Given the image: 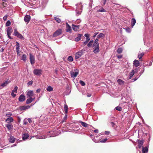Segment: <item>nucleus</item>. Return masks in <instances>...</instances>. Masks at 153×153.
<instances>
[{
	"label": "nucleus",
	"mask_w": 153,
	"mask_h": 153,
	"mask_svg": "<svg viewBox=\"0 0 153 153\" xmlns=\"http://www.w3.org/2000/svg\"><path fill=\"white\" fill-rule=\"evenodd\" d=\"M49 133L50 134V137H53L59 135L61 132L59 130H58L56 131H49Z\"/></svg>",
	"instance_id": "f257e3e1"
},
{
	"label": "nucleus",
	"mask_w": 153,
	"mask_h": 153,
	"mask_svg": "<svg viewBox=\"0 0 153 153\" xmlns=\"http://www.w3.org/2000/svg\"><path fill=\"white\" fill-rule=\"evenodd\" d=\"M14 35L21 39H24V38L22 35L17 31L16 29H15L14 30Z\"/></svg>",
	"instance_id": "f03ea898"
},
{
	"label": "nucleus",
	"mask_w": 153,
	"mask_h": 153,
	"mask_svg": "<svg viewBox=\"0 0 153 153\" xmlns=\"http://www.w3.org/2000/svg\"><path fill=\"white\" fill-rule=\"evenodd\" d=\"M42 70L41 69H35L33 71L34 75L37 76H40L42 74Z\"/></svg>",
	"instance_id": "7ed1b4c3"
},
{
	"label": "nucleus",
	"mask_w": 153,
	"mask_h": 153,
	"mask_svg": "<svg viewBox=\"0 0 153 153\" xmlns=\"http://www.w3.org/2000/svg\"><path fill=\"white\" fill-rule=\"evenodd\" d=\"M75 71H72L70 72L71 76L72 78H75L79 73V71L78 70H75Z\"/></svg>",
	"instance_id": "20e7f679"
},
{
	"label": "nucleus",
	"mask_w": 153,
	"mask_h": 153,
	"mask_svg": "<svg viewBox=\"0 0 153 153\" xmlns=\"http://www.w3.org/2000/svg\"><path fill=\"white\" fill-rule=\"evenodd\" d=\"M62 33V30L61 29H59L56 30L53 34V37H56L59 36Z\"/></svg>",
	"instance_id": "39448f33"
},
{
	"label": "nucleus",
	"mask_w": 153,
	"mask_h": 153,
	"mask_svg": "<svg viewBox=\"0 0 153 153\" xmlns=\"http://www.w3.org/2000/svg\"><path fill=\"white\" fill-rule=\"evenodd\" d=\"M83 51L81 50L80 51L76 53L75 54V58L77 59L80 58L82 55Z\"/></svg>",
	"instance_id": "423d86ee"
},
{
	"label": "nucleus",
	"mask_w": 153,
	"mask_h": 153,
	"mask_svg": "<svg viewBox=\"0 0 153 153\" xmlns=\"http://www.w3.org/2000/svg\"><path fill=\"white\" fill-rule=\"evenodd\" d=\"M12 28L11 27H8L7 30V36L10 39H12V38L10 36V35H11L12 32Z\"/></svg>",
	"instance_id": "0eeeda50"
},
{
	"label": "nucleus",
	"mask_w": 153,
	"mask_h": 153,
	"mask_svg": "<svg viewBox=\"0 0 153 153\" xmlns=\"http://www.w3.org/2000/svg\"><path fill=\"white\" fill-rule=\"evenodd\" d=\"M30 62L31 65H33L35 63V57L31 53L30 54Z\"/></svg>",
	"instance_id": "6e6552de"
},
{
	"label": "nucleus",
	"mask_w": 153,
	"mask_h": 153,
	"mask_svg": "<svg viewBox=\"0 0 153 153\" xmlns=\"http://www.w3.org/2000/svg\"><path fill=\"white\" fill-rule=\"evenodd\" d=\"M30 19V16L29 15H26L24 17V20L25 22L28 23Z\"/></svg>",
	"instance_id": "1a4fd4ad"
},
{
	"label": "nucleus",
	"mask_w": 153,
	"mask_h": 153,
	"mask_svg": "<svg viewBox=\"0 0 153 153\" xmlns=\"http://www.w3.org/2000/svg\"><path fill=\"white\" fill-rule=\"evenodd\" d=\"M73 30L75 31H77L79 29V25H75L72 24V25Z\"/></svg>",
	"instance_id": "9d476101"
},
{
	"label": "nucleus",
	"mask_w": 153,
	"mask_h": 153,
	"mask_svg": "<svg viewBox=\"0 0 153 153\" xmlns=\"http://www.w3.org/2000/svg\"><path fill=\"white\" fill-rule=\"evenodd\" d=\"M138 144V147L140 149H141L143 145V140H137Z\"/></svg>",
	"instance_id": "9b49d317"
},
{
	"label": "nucleus",
	"mask_w": 153,
	"mask_h": 153,
	"mask_svg": "<svg viewBox=\"0 0 153 153\" xmlns=\"http://www.w3.org/2000/svg\"><path fill=\"white\" fill-rule=\"evenodd\" d=\"M25 97L24 95L22 94L19 97V100L20 102H22L25 100Z\"/></svg>",
	"instance_id": "f8f14e48"
},
{
	"label": "nucleus",
	"mask_w": 153,
	"mask_h": 153,
	"mask_svg": "<svg viewBox=\"0 0 153 153\" xmlns=\"http://www.w3.org/2000/svg\"><path fill=\"white\" fill-rule=\"evenodd\" d=\"M66 31L67 32H68L70 33L71 32V27L67 23H66Z\"/></svg>",
	"instance_id": "ddd939ff"
},
{
	"label": "nucleus",
	"mask_w": 153,
	"mask_h": 153,
	"mask_svg": "<svg viewBox=\"0 0 153 153\" xmlns=\"http://www.w3.org/2000/svg\"><path fill=\"white\" fill-rule=\"evenodd\" d=\"M82 7L81 5H80V6H79L77 8H76V15H80L81 14V11H79L78 10V8H80L81 9V10H82Z\"/></svg>",
	"instance_id": "4468645a"
},
{
	"label": "nucleus",
	"mask_w": 153,
	"mask_h": 153,
	"mask_svg": "<svg viewBox=\"0 0 153 153\" xmlns=\"http://www.w3.org/2000/svg\"><path fill=\"white\" fill-rule=\"evenodd\" d=\"M29 137V134L27 133H25L22 136V139L24 140H26Z\"/></svg>",
	"instance_id": "2eb2a0df"
},
{
	"label": "nucleus",
	"mask_w": 153,
	"mask_h": 153,
	"mask_svg": "<svg viewBox=\"0 0 153 153\" xmlns=\"http://www.w3.org/2000/svg\"><path fill=\"white\" fill-rule=\"evenodd\" d=\"M6 127L8 129L9 131L12 130L13 128V125L10 123H9L6 125Z\"/></svg>",
	"instance_id": "dca6fc26"
},
{
	"label": "nucleus",
	"mask_w": 153,
	"mask_h": 153,
	"mask_svg": "<svg viewBox=\"0 0 153 153\" xmlns=\"http://www.w3.org/2000/svg\"><path fill=\"white\" fill-rule=\"evenodd\" d=\"M82 35L81 34H78L77 35V36L76 38L75 39V41L76 42H78L79 41L81 38V37L82 36Z\"/></svg>",
	"instance_id": "f3484780"
},
{
	"label": "nucleus",
	"mask_w": 153,
	"mask_h": 153,
	"mask_svg": "<svg viewBox=\"0 0 153 153\" xmlns=\"http://www.w3.org/2000/svg\"><path fill=\"white\" fill-rule=\"evenodd\" d=\"M31 106L29 105H25L21 106L20 107V108L21 110H25L27 109L30 108Z\"/></svg>",
	"instance_id": "a211bd4d"
},
{
	"label": "nucleus",
	"mask_w": 153,
	"mask_h": 153,
	"mask_svg": "<svg viewBox=\"0 0 153 153\" xmlns=\"http://www.w3.org/2000/svg\"><path fill=\"white\" fill-rule=\"evenodd\" d=\"M33 95V91L30 90L27 92V96L30 97H31Z\"/></svg>",
	"instance_id": "6ab92c4d"
},
{
	"label": "nucleus",
	"mask_w": 153,
	"mask_h": 153,
	"mask_svg": "<svg viewBox=\"0 0 153 153\" xmlns=\"http://www.w3.org/2000/svg\"><path fill=\"white\" fill-rule=\"evenodd\" d=\"M133 64L135 67H137L139 66L140 63L138 60H135L133 62Z\"/></svg>",
	"instance_id": "aec40b11"
},
{
	"label": "nucleus",
	"mask_w": 153,
	"mask_h": 153,
	"mask_svg": "<svg viewBox=\"0 0 153 153\" xmlns=\"http://www.w3.org/2000/svg\"><path fill=\"white\" fill-rule=\"evenodd\" d=\"M134 70H132L130 73L128 75V79H130L134 74Z\"/></svg>",
	"instance_id": "412c9836"
},
{
	"label": "nucleus",
	"mask_w": 153,
	"mask_h": 153,
	"mask_svg": "<svg viewBox=\"0 0 153 153\" xmlns=\"http://www.w3.org/2000/svg\"><path fill=\"white\" fill-rule=\"evenodd\" d=\"M13 121V119L12 117H9L7 118L5 120V122L7 123H12Z\"/></svg>",
	"instance_id": "4be33fe9"
},
{
	"label": "nucleus",
	"mask_w": 153,
	"mask_h": 153,
	"mask_svg": "<svg viewBox=\"0 0 153 153\" xmlns=\"http://www.w3.org/2000/svg\"><path fill=\"white\" fill-rule=\"evenodd\" d=\"M10 82L8 81V80H7L5 81V82L2 83L1 85V86L2 88L7 86V85Z\"/></svg>",
	"instance_id": "5701e85b"
},
{
	"label": "nucleus",
	"mask_w": 153,
	"mask_h": 153,
	"mask_svg": "<svg viewBox=\"0 0 153 153\" xmlns=\"http://www.w3.org/2000/svg\"><path fill=\"white\" fill-rule=\"evenodd\" d=\"M142 152L143 153H146L148 152V149L147 147H142Z\"/></svg>",
	"instance_id": "b1692460"
},
{
	"label": "nucleus",
	"mask_w": 153,
	"mask_h": 153,
	"mask_svg": "<svg viewBox=\"0 0 153 153\" xmlns=\"http://www.w3.org/2000/svg\"><path fill=\"white\" fill-rule=\"evenodd\" d=\"M20 49V45L19 43L18 42H16V51H19Z\"/></svg>",
	"instance_id": "393cba45"
},
{
	"label": "nucleus",
	"mask_w": 153,
	"mask_h": 153,
	"mask_svg": "<svg viewBox=\"0 0 153 153\" xmlns=\"http://www.w3.org/2000/svg\"><path fill=\"white\" fill-rule=\"evenodd\" d=\"M15 140V138L13 136L10 137V139H9V141L11 143H13Z\"/></svg>",
	"instance_id": "a878e982"
},
{
	"label": "nucleus",
	"mask_w": 153,
	"mask_h": 153,
	"mask_svg": "<svg viewBox=\"0 0 153 153\" xmlns=\"http://www.w3.org/2000/svg\"><path fill=\"white\" fill-rule=\"evenodd\" d=\"M136 22V21L135 18H133L131 20V25L133 27L135 25Z\"/></svg>",
	"instance_id": "bb28decb"
},
{
	"label": "nucleus",
	"mask_w": 153,
	"mask_h": 153,
	"mask_svg": "<svg viewBox=\"0 0 153 153\" xmlns=\"http://www.w3.org/2000/svg\"><path fill=\"white\" fill-rule=\"evenodd\" d=\"M117 82L118 84L120 85H123L125 83V82L123 80L121 79H118L117 80Z\"/></svg>",
	"instance_id": "cd10ccee"
},
{
	"label": "nucleus",
	"mask_w": 153,
	"mask_h": 153,
	"mask_svg": "<svg viewBox=\"0 0 153 153\" xmlns=\"http://www.w3.org/2000/svg\"><path fill=\"white\" fill-rule=\"evenodd\" d=\"M54 19L58 23H61L62 21L61 19L57 16L54 17Z\"/></svg>",
	"instance_id": "c85d7f7f"
},
{
	"label": "nucleus",
	"mask_w": 153,
	"mask_h": 153,
	"mask_svg": "<svg viewBox=\"0 0 153 153\" xmlns=\"http://www.w3.org/2000/svg\"><path fill=\"white\" fill-rule=\"evenodd\" d=\"M79 122L81 124L85 127H87L88 125V124H87L85 122H83L82 121H80Z\"/></svg>",
	"instance_id": "c756f323"
},
{
	"label": "nucleus",
	"mask_w": 153,
	"mask_h": 153,
	"mask_svg": "<svg viewBox=\"0 0 153 153\" xmlns=\"http://www.w3.org/2000/svg\"><path fill=\"white\" fill-rule=\"evenodd\" d=\"M27 56L25 54H23L21 57V59L25 62L26 60Z\"/></svg>",
	"instance_id": "7c9ffc66"
},
{
	"label": "nucleus",
	"mask_w": 153,
	"mask_h": 153,
	"mask_svg": "<svg viewBox=\"0 0 153 153\" xmlns=\"http://www.w3.org/2000/svg\"><path fill=\"white\" fill-rule=\"evenodd\" d=\"M107 138H105L104 139L100 141H97V142H96L94 140H93L94 141V142H95V143H99V142L104 143H105L107 141Z\"/></svg>",
	"instance_id": "2f4dec72"
},
{
	"label": "nucleus",
	"mask_w": 153,
	"mask_h": 153,
	"mask_svg": "<svg viewBox=\"0 0 153 153\" xmlns=\"http://www.w3.org/2000/svg\"><path fill=\"white\" fill-rule=\"evenodd\" d=\"M93 48L94 49L93 52L95 53H97L99 52L100 51L99 47L94 48Z\"/></svg>",
	"instance_id": "473e14b6"
},
{
	"label": "nucleus",
	"mask_w": 153,
	"mask_h": 153,
	"mask_svg": "<svg viewBox=\"0 0 153 153\" xmlns=\"http://www.w3.org/2000/svg\"><path fill=\"white\" fill-rule=\"evenodd\" d=\"M32 102V97H30L26 101V104H29L30 103Z\"/></svg>",
	"instance_id": "72a5a7b5"
},
{
	"label": "nucleus",
	"mask_w": 153,
	"mask_h": 153,
	"mask_svg": "<svg viewBox=\"0 0 153 153\" xmlns=\"http://www.w3.org/2000/svg\"><path fill=\"white\" fill-rule=\"evenodd\" d=\"M64 111L65 114H67L68 113V106L66 104H65L64 105Z\"/></svg>",
	"instance_id": "f704fd0d"
},
{
	"label": "nucleus",
	"mask_w": 153,
	"mask_h": 153,
	"mask_svg": "<svg viewBox=\"0 0 153 153\" xmlns=\"http://www.w3.org/2000/svg\"><path fill=\"white\" fill-rule=\"evenodd\" d=\"M85 36L86 37V40L89 41L90 40V38H89V35L88 34H85Z\"/></svg>",
	"instance_id": "c9c22d12"
},
{
	"label": "nucleus",
	"mask_w": 153,
	"mask_h": 153,
	"mask_svg": "<svg viewBox=\"0 0 153 153\" xmlns=\"http://www.w3.org/2000/svg\"><path fill=\"white\" fill-rule=\"evenodd\" d=\"M93 42V41L92 40H91L90 41L87 45L88 47L89 48L91 47L92 46Z\"/></svg>",
	"instance_id": "e433bc0d"
},
{
	"label": "nucleus",
	"mask_w": 153,
	"mask_h": 153,
	"mask_svg": "<svg viewBox=\"0 0 153 153\" xmlns=\"http://www.w3.org/2000/svg\"><path fill=\"white\" fill-rule=\"evenodd\" d=\"M46 89L47 91L49 92L52 91L53 90V88L51 86H48V87Z\"/></svg>",
	"instance_id": "4c0bfd02"
},
{
	"label": "nucleus",
	"mask_w": 153,
	"mask_h": 153,
	"mask_svg": "<svg viewBox=\"0 0 153 153\" xmlns=\"http://www.w3.org/2000/svg\"><path fill=\"white\" fill-rule=\"evenodd\" d=\"M105 36L104 34L103 33H100L97 36V38L98 39H99L101 37H104Z\"/></svg>",
	"instance_id": "58836bf2"
},
{
	"label": "nucleus",
	"mask_w": 153,
	"mask_h": 153,
	"mask_svg": "<svg viewBox=\"0 0 153 153\" xmlns=\"http://www.w3.org/2000/svg\"><path fill=\"white\" fill-rule=\"evenodd\" d=\"M93 48L99 47V44L98 43H94L93 44Z\"/></svg>",
	"instance_id": "ea45409f"
},
{
	"label": "nucleus",
	"mask_w": 153,
	"mask_h": 153,
	"mask_svg": "<svg viewBox=\"0 0 153 153\" xmlns=\"http://www.w3.org/2000/svg\"><path fill=\"white\" fill-rule=\"evenodd\" d=\"M68 60L69 62H72L73 61V57L71 56H69L68 58Z\"/></svg>",
	"instance_id": "a19ab883"
},
{
	"label": "nucleus",
	"mask_w": 153,
	"mask_h": 153,
	"mask_svg": "<svg viewBox=\"0 0 153 153\" xmlns=\"http://www.w3.org/2000/svg\"><path fill=\"white\" fill-rule=\"evenodd\" d=\"M122 51H123V49H122V48H118V49H117V52L119 54V53H121L122 52Z\"/></svg>",
	"instance_id": "79ce46f5"
},
{
	"label": "nucleus",
	"mask_w": 153,
	"mask_h": 153,
	"mask_svg": "<svg viewBox=\"0 0 153 153\" xmlns=\"http://www.w3.org/2000/svg\"><path fill=\"white\" fill-rule=\"evenodd\" d=\"M115 108L117 110L119 111H120L122 110V108L119 106H117Z\"/></svg>",
	"instance_id": "37998d69"
},
{
	"label": "nucleus",
	"mask_w": 153,
	"mask_h": 153,
	"mask_svg": "<svg viewBox=\"0 0 153 153\" xmlns=\"http://www.w3.org/2000/svg\"><path fill=\"white\" fill-rule=\"evenodd\" d=\"M144 54L143 53H141L139 54L138 55V57L140 59L142 58V56L144 55Z\"/></svg>",
	"instance_id": "c03bdc74"
},
{
	"label": "nucleus",
	"mask_w": 153,
	"mask_h": 153,
	"mask_svg": "<svg viewBox=\"0 0 153 153\" xmlns=\"http://www.w3.org/2000/svg\"><path fill=\"white\" fill-rule=\"evenodd\" d=\"M67 119V115L66 114H65L64 117L61 123H63L64 122H65L66 120Z\"/></svg>",
	"instance_id": "a18cd8bd"
},
{
	"label": "nucleus",
	"mask_w": 153,
	"mask_h": 153,
	"mask_svg": "<svg viewBox=\"0 0 153 153\" xmlns=\"http://www.w3.org/2000/svg\"><path fill=\"white\" fill-rule=\"evenodd\" d=\"M124 29H125L126 31L128 33H130L131 31V30L130 28L128 27L124 28Z\"/></svg>",
	"instance_id": "49530a36"
},
{
	"label": "nucleus",
	"mask_w": 153,
	"mask_h": 153,
	"mask_svg": "<svg viewBox=\"0 0 153 153\" xmlns=\"http://www.w3.org/2000/svg\"><path fill=\"white\" fill-rule=\"evenodd\" d=\"M17 89L18 87L17 86H15L14 89L12 90V92L16 93L17 92Z\"/></svg>",
	"instance_id": "de8ad7c7"
},
{
	"label": "nucleus",
	"mask_w": 153,
	"mask_h": 153,
	"mask_svg": "<svg viewBox=\"0 0 153 153\" xmlns=\"http://www.w3.org/2000/svg\"><path fill=\"white\" fill-rule=\"evenodd\" d=\"M11 24L9 20H8L7 21V22L6 23V26L7 27H8Z\"/></svg>",
	"instance_id": "09e8293b"
},
{
	"label": "nucleus",
	"mask_w": 153,
	"mask_h": 153,
	"mask_svg": "<svg viewBox=\"0 0 153 153\" xmlns=\"http://www.w3.org/2000/svg\"><path fill=\"white\" fill-rule=\"evenodd\" d=\"M23 124L24 125H26L28 123V121L27 119H25L23 121Z\"/></svg>",
	"instance_id": "8fccbe9b"
},
{
	"label": "nucleus",
	"mask_w": 153,
	"mask_h": 153,
	"mask_svg": "<svg viewBox=\"0 0 153 153\" xmlns=\"http://www.w3.org/2000/svg\"><path fill=\"white\" fill-rule=\"evenodd\" d=\"M98 12H105V10L103 8H102L101 9H99L97 10Z\"/></svg>",
	"instance_id": "3c124183"
},
{
	"label": "nucleus",
	"mask_w": 153,
	"mask_h": 153,
	"mask_svg": "<svg viewBox=\"0 0 153 153\" xmlns=\"http://www.w3.org/2000/svg\"><path fill=\"white\" fill-rule=\"evenodd\" d=\"M80 84L82 86H84L85 85V83L83 81L80 80L79 82Z\"/></svg>",
	"instance_id": "603ef678"
},
{
	"label": "nucleus",
	"mask_w": 153,
	"mask_h": 153,
	"mask_svg": "<svg viewBox=\"0 0 153 153\" xmlns=\"http://www.w3.org/2000/svg\"><path fill=\"white\" fill-rule=\"evenodd\" d=\"M6 116L8 117H10L12 115V114L11 112H9L6 114Z\"/></svg>",
	"instance_id": "864d4df0"
},
{
	"label": "nucleus",
	"mask_w": 153,
	"mask_h": 153,
	"mask_svg": "<svg viewBox=\"0 0 153 153\" xmlns=\"http://www.w3.org/2000/svg\"><path fill=\"white\" fill-rule=\"evenodd\" d=\"M33 81H30L29 82H28L27 83V85L28 86H30L31 85L33 84Z\"/></svg>",
	"instance_id": "5fc2aeb1"
},
{
	"label": "nucleus",
	"mask_w": 153,
	"mask_h": 153,
	"mask_svg": "<svg viewBox=\"0 0 153 153\" xmlns=\"http://www.w3.org/2000/svg\"><path fill=\"white\" fill-rule=\"evenodd\" d=\"M8 16V15H6L5 16H4L3 18V19L4 21H6L7 20V17Z\"/></svg>",
	"instance_id": "6e6d98bb"
},
{
	"label": "nucleus",
	"mask_w": 153,
	"mask_h": 153,
	"mask_svg": "<svg viewBox=\"0 0 153 153\" xmlns=\"http://www.w3.org/2000/svg\"><path fill=\"white\" fill-rule=\"evenodd\" d=\"M89 41H87L86 40L85 41V42H83V46H85V45H86L87 44V43Z\"/></svg>",
	"instance_id": "4d7b16f0"
},
{
	"label": "nucleus",
	"mask_w": 153,
	"mask_h": 153,
	"mask_svg": "<svg viewBox=\"0 0 153 153\" xmlns=\"http://www.w3.org/2000/svg\"><path fill=\"white\" fill-rule=\"evenodd\" d=\"M11 95L13 97H14L16 95V94H14V92H12L11 93Z\"/></svg>",
	"instance_id": "13d9d810"
},
{
	"label": "nucleus",
	"mask_w": 153,
	"mask_h": 153,
	"mask_svg": "<svg viewBox=\"0 0 153 153\" xmlns=\"http://www.w3.org/2000/svg\"><path fill=\"white\" fill-rule=\"evenodd\" d=\"M105 134L106 135H108L110 133V132L109 131H105Z\"/></svg>",
	"instance_id": "bf43d9fd"
},
{
	"label": "nucleus",
	"mask_w": 153,
	"mask_h": 153,
	"mask_svg": "<svg viewBox=\"0 0 153 153\" xmlns=\"http://www.w3.org/2000/svg\"><path fill=\"white\" fill-rule=\"evenodd\" d=\"M98 32H97V33H95L94 34V35L93 36V38H94L96 37V36L98 34Z\"/></svg>",
	"instance_id": "052dcab7"
},
{
	"label": "nucleus",
	"mask_w": 153,
	"mask_h": 153,
	"mask_svg": "<svg viewBox=\"0 0 153 153\" xmlns=\"http://www.w3.org/2000/svg\"><path fill=\"white\" fill-rule=\"evenodd\" d=\"M144 71V69L143 68V71H141V72H140V75H139V77L140 76H141V74L143 73Z\"/></svg>",
	"instance_id": "680f3d73"
},
{
	"label": "nucleus",
	"mask_w": 153,
	"mask_h": 153,
	"mask_svg": "<svg viewBox=\"0 0 153 153\" xmlns=\"http://www.w3.org/2000/svg\"><path fill=\"white\" fill-rule=\"evenodd\" d=\"M117 57L118 59H121L122 57V56L121 55H120L117 56Z\"/></svg>",
	"instance_id": "e2e57ef3"
},
{
	"label": "nucleus",
	"mask_w": 153,
	"mask_h": 153,
	"mask_svg": "<svg viewBox=\"0 0 153 153\" xmlns=\"http://www.w3.org/2000/svg\"><path fill=\"white\" fill-rule=\"evenodd\" d=\"M98 40H99V39H98L97 38L95 40L94 43H98Z\"/></svg>",
	"instance_id": "0e129e2a"
},
{
	"label": "nucleus",
	"mask_w": 153,
	"mask_h": 153,
	"mask_svg": "<svg viewBox=\"0 0 153 153\" xmlns=\"http://www.w3.org/2000/svg\"><path fill=\"white\" fill-rule=\"evenodd\" d=\"M27 121L29 123H30L31 122H32V120L30 118H28L27 119Z\"/></svg>",
	"instance_id": "69168bd1"
},
{
	"label": "nucleus",
	"mask_w": 153,
	"mask_h": 153,
	"mask_svg": "<svg viewBox=\"0 0 153 153\" xmlns=\"http://www.w3.org/2000/svg\"><path fill=\"white\" fill-rule=\"evenodd\" d=\"M18 56H20V51H16Z\"/></svg>",
	"instance_id": "338daca9"
},
{
	"label": "nucleus",
	"mask_w": 153,
	"mask_h": 153,
	"mask_svg": "<svg viewBox=\"0 0 153 153\" xmlns=\"http://www.w3.org/2000/svg\"><path fill=\"white\" fill-rule=\"evenodd\" d=\"M41 89L40 88H38L36 90V92L37 93H39Z\"/></svg>",
	"instance_id": "774afa93"
}]
</instances>
